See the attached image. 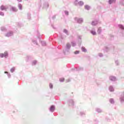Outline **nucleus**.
I'll use <instances>...</instances> for the list:
<instances>
[{
    "mask_svg": "<svg viewBox=\"0 0 124 124\" xmlns=\"http://www.w3.org/2000/svg\"><path fill=\"white\" fill-rule=\"evenodd\" d=\"M71 48V45L69 43H67L66 45L65 49L63 50V54L65 55H67L69 53V51H70V48Z\"/></svg>",
    "mask_w": 124,
    "mask_h": 124,
    "instance_id": "1",
    "label": "nucleus"
},
{
    "mask_svg": "<svg viewBox=\"0 0 124 124\" xmlns=\"http://www.w3.org/2000/svg\"><path fill=\"white\" fill-rule=\"evenodd\" d=\"M75 21L78 23V24H82L84 22V19L83 18H78L75 17L74 18Z\"/></svg>",
    "mask_w": 124,
    "mask_h": 124,
    "instance_id": "2",
    "label": "nucleus"
},
{
    "mask_svg": "<svg viewBox=\"0 0 124 124\" xmlns=\"http://www.w3.org/2000/svg\"><path fill=\"white\" fill-rule=\"evenodd\" d=\"M0 58L7 59V58H8V52L7 51H5L4 53H0Z\"/></svg>",
    "mask_w": 124,
    "mask_h": 124,
    "instance_id": "3",
    "label": "nucleus"
},
{
    "mask_svg": "<svg viewBox=\"0 0 124 124\" xmlns=\"http://www.w3.org/2000/svg\"><path fill=\"white\" fill-rule=\"evenodd\" d=\"M10 10L12 12H17L18 11V9L16 7L10 5Z\"/></svg>",
    "mask_w": 124,
    "mask_h": 124,
    "instance_id": "4",
    "label": "nucleus"
},
{
    "mask_svg": "<svg viewBox=\"0 0 124 124\" xmlns=\"http://www.w3.org/2000/svg\"><path fill=\"white\" fill-rule=\"evenodd\" d=\"M12 35H13V31H9L5 34V36L6 37H10V36H12Z\"/></svg>",
    "mask_w": 124,
    "mask_h": 124,
    "instance_id": "5",
    "label": "nucleus"
},
{
    "mask_svg": "<svg viewBox=\"0 0 124 124\" xmlns=\"http://www.w3.org/2000/svg\"><path fill=\"white\" fill-rule=\"evenodd\" d=\"M48 7H49V3H48L47 2H45L43 5V7H42L43 9H47Z\"/></svg>",
    "mask_w": 124,
    "mask_h": 124,
    "instance_id": "6",
    "label": "nucleus"
},
{
    "mask_svg": "<svg viewBox=\"0 0 124 124\" xmlns=\"http://www.w3.org/2000/svg\"><path fill=\"white\" fill-rule=\"evenodd\" d=\"M69 106H74V101L72 99H69L68 101Z\"/></svg>",
    "mask_w": 124,
    "mask_h": 124,
    "instance_id": "7",
    "label": "nucleus"
},
{
    "mask_svg": "<svg viewBox=\"0 0 124 124\" xmlns=\"http://www.w3.org/2000/svg\"><path fill=\"white\" fill-rule=\"evenodd\" d=\"M72 70H75V71H81L83 70V68L81 67H76L75 69H72Z\"/></svg>",
    "mask_w": 124,
    "mask_h": 124,
    "instance_id": "8",
    "label": "nucleus"
},
{
    "mask_svg": "<svg viewBox=\"0 0 124 124\" xmlns=\"http://www.w3.org/2000/svg\"><path fill=\"white\" fill-rule=\"evenodd\" d=\"M109 80H110V81H117V78H116V77L111 76L109 77Z\"/></svg>",
    "mask_w": 124,
    "mask_h": 124,
    "instance_id": "9",
    "label": "nucleus"
},
{
    "mask_svg": "<svg viewBox=\"0 0 124 124\" xmlns=\"http://www.w3.org/2000/svg\"><path fill=\"white\" fill-rule=\"evenodd\" d=\"M55 106L52 105L49 108V111L53 113L55 111Z\"/></svg>",
    "mask_w": 124,
    "mask_h": 124,
    "instance_id": "10",
    "label": "nucleus"
},
{
    "mask_svg": "<svg viewBox=\"0 0 124 124\" xmlns=\"http://www.w3.org/2000/svg\"><path fill=\"white\" fill-rule=\"evenodd\" d=\"M97 24H98V21L97 20H95V21H93L91 25L92 26H96V25H97Z\"/></svg>",
    "mask_w": 124,
    "mask_h": 124,
    "instance_id": "11",
    "label": "nucleus"
},
{
    "mask_svg": "<svg viewBox=\"0 0 124 124\" xmlns=\"http://www.w3.org/2000/svg\"><path fill=\"white\" fill-rule=\"evenodd\" d=\"M117 0H108V4H112V3H116Z\"/></svg>",
    "mask_w": 124,
    "mask_h": 124,
    "instance_id": "12",
    "label": "nucleus"
},
{
    "mask_svg": "<svg viewBox=\"0 0 124 124\" xmlns=\"http://www.w3.org/2000/svg\"><path fill=\"white\" fill-rule=\"evenodd\" d=\"M108 90L110 92H113L114 91V87H113V86L110 85L109 88H108Z\"/></svg>",
    "mask_w": 124,
    "mask_h": 124,
    "instance_id": "13",
    "label": "nucleus"
},
{
    "mask_svg": "<svg viewBox=\"0 0 124 124\" xmlns=\"http://www.w3.org/2000/svg\"><path fill=\"white\" fill-rule=\"evenodd\" d=\"M90 32L92 34H93V35H96V32L95 31H94V30H93V29L92 30H91Z\"/></svg>",
    "mask_w": 124,
    "mask_h": 124,
    "instance_id": "14",
    "label": "nucleus"
},
{
    "mask_svg": "<svg viewBox=\"0 0 124 124\" xmlns=\"http://www.w3.org/2000/svg\"><path fill=\"white\" fill-rule=\"evenodd\" d=\"M0 9L2 11L5 10V11H6V10H7V8H6L5 6L3 5H2L0 7Z\"/></svg>",
    "mask_w": 124,
    "mask_h": 124,
    "instance_id": "15",
    "label": "nucleus"
},
{
    "mask_svg": "<svg viewBox=\"0 0 124 124\" xmlns=\"http://www.w3.org/2000/svg\"><path fill=\"white\" fill-rule=\"evenodd\" d=\"M84 7H85V9H86V10H90V9H91V6H90L88 5H85Z\"/></svg>",
    "mask_w": 124,
    "mask_h": 124,
    "instance_id": "16",
    "label": "nucleus"
},
{
    "mask_svg": "<svg viewBox=\"0 0 124 124\" xmlns=\"http://www.w3.org/2000/svg\"><path fill=\"white\" fill-rule=\"evenodd\" d=\"M118 27L121 29L122 30V31H124V25L122 24H119L118 25Z\"/></svg>",
    "mask_w": 124,
    "mask_h": 124,
    "instance_id": "17",
    "label": "nucleus"
},
{
    "mask_svg": "<svg viewBox=\"0 0 124 124\" xmlns=\"http://www.w3.org/2000/svg\"><path fill=\"white\" fill-rule=\"evenodd\" d=\"M0 30L1 31H6L7 29L6 28H5V27L4 26H2L0 28Z\"/></svg>",
    "mask_w": 124,
    "mask_h": 124,
    "instance_id": "18",
    "label": "nucleus"
},
{
    "mask_svg": "<svg viewBox=\"0 0 124 124\" xmlns=\"http://www.w3.org/2000/svg\"><path fill=\"white\" fill-rule=\"evenodd\" d=\"M31 13H28L27 14V19L28 20H31Z\"/></svg>",
    "mask_w": 124,
    "mask_h": 124,
    "instance_id": "19",
    "label": "nucleus"
},
{
    "mask_svg": "<svg viewBox=\"0 0 124 124\" xmlns=\"http://www.w3.org/2000/svg\"><path fill=\"white\" fill-rule=\"evenodd\" d=\"M63 32H64V33H65V34L67 36L69 35V33H68V31H67V30L66 29H64L63 31Z\"/></svg>",
    "mask_w": 124,
    "mask_h": 124,
    "instance_id": "20",
    "label": "nucleus"
},
{
    "mask_svg": "<svg viewBox=\"0 0 124 124\" xmlns=\"http://www.w3.org/2000/svg\"><path fill=\"white\" fill-rule=\"evenodd\" d=\"M95 110L97 112V113H102L103 111L101 108H96Z\"/></svg>",
    "mask_w": 124,
    "mask_h": 124,
    "instance_id": "21",
    "label": "nucleus"
},
{
    "mask_svg": "<svg viewBox=\"0 0 124 124\" xmlns=\"http://www.w3.org/2000/svg\"><path fill=\"white\" fill-rule=\"evenodd\" d=\"M32 42L34 44V45H38V44L37 43V41H36V40H32Z\"/></svg>",
    "mask_w": 124,
    "mask_h": 124,
    "instance_id": "22",
    "label": "nucleus"
},
{
    "mask_svg": "<svg viewBox=\"0 0 124 124\" xmlns=\"http://www.w3.org/2000/svg\"><path fill=\"white\" fill-rule=\"evenodd\" d=\"M109 102H110V103H111V104H115V101L114 100V99H113V98L109 99Z\"/></svg>",
    "mask_w": 124,
    "mask_h": 124,
    "instance_id": "23",
    "label": "nucleus"
},
{
    "mask_svg": "<svg viewBox=\"0 0 124 124\" xmlns=\"http://www.w3.org/2000/svg\"><path fill=\"white\" fill-rule=\"evenodd\" d=\"M78 5H79V6H83V5H84V2L83 1H78Z\"/></svg>",
    "mask_w": 124,
    "mask_h": 124,
    "instance_id": "24",
    "label": "nucleus"
},
{
    "mask_svg": "<svg viewBox=\"0 0 124 124\" xmlns=\"http://www.w3.org/2000/svg\"><path fill=\"white\" fill-rule=\"evenodd\" d=\"M41 43L42 45V46H46V42L44 41H41Z\"/></svg>",
    "mask_w": 124,
    "mask_h": 124,
    "instance_id": "25",
    "label": "nucleus"
},
{
    "mask_svg": "<svg viewBox=\"0 0 124 124\" xmlns=\"http://www.w3.org/2000/svg\"><path fill=\"white\" fill-rule=\"evenodd\" d=\"M4 73L7 75L8 78H10V77H11V75H10V74L8 73V72L5 71L4 72Z\"/></svg>",
    "mask_w": 124,
    "mask_h": 124,
    "instance_id": "26",
    "label": "nucleus"
},
{
    "mask_svg": "<svg viewBox=\"0 0 124 124\" xmlns=\"http://www.w3.org/2000/svg\"><path fill=\"white\" fill-rule=\"evenodd\" d=\"M101 31H102L101 28L99 27L98 29L97 33H98V34H100V33H101Z\"/></svg>",
    "mask_w": 124,
    "mask_h": 124,
    "instance_id": "27",
    "label": "nucleus"
},
{
    "mask_svg": "<svg viewBox=\"0 0 124 124\" xmlns=\"http://www.w3.org/2000/svg\"><path fill=\"white\" fill-rule=\"evenodd\" d=\"M37 63L36 60H34L32 62V65H35Z\"/></svg>",
    "mask_w": 124,
    "mask_h": 124,
    "instance_id": "28",
    "label": "nucleus"
},
{
    "mask_svg": "<svg viewBox=\"0 0 124 124\" xmlns=\"http://www.w3.org/2000/svg\"><path fill=\"white\" fill-rule=\"evenodd\" d=\"M18 7L20 10H22L23 9L22 4L20 3L18 4Z\"/></svg>",
    "mask_w": 124,
    "mask_h": 124,
    "instance_id": "29",
    "label": "nucleus"
},
{
    "mask_svg": "<svg viewBox=\"0 0 124 124\" xmlns=\"http://www.w3.org/2000/svg\"><path fill=\"white\" fill-rule=\"evenodd\" d=\"M81 50L82 51V52H84L85 53H86V52H87V49H86V48H85V47L82 46L81 47Z\"/></svg>",
    "mask_w": 124,
    "mask_h": 124,
    "instance_id": "30",
    "label": "nucleus"
},
{
    "mask_svg": "<svg viewBox=\"0 0 124 124\" xmlns=\"http://www.w3.org/2000/svg\"><path fill=\"white\" fill-rule=\"evenodd\" d=\"M74 4H75V5H76V6L78 5L79 1H78V0H76L75 1Z\"/></svg>",
    "mask_w": 124,
    "mask_h": 124,
    "instance_id": "31",
    "label": "nucleus"
},
{
    "mask_svg": "<svg viewBox=\"0 0 124 124\" xmlns=\"http://www.w3.org/2000/svg\"><path fill=\"white\" fill-rule=\"evenodd\" d=\"M71 44L73 47H75V46H76V43L75 42H72Z\"/></svg>",
    "mask_w": 124,
    "mask_h": 124,
    "instance_id": "32",
    "label": "nucleus"
},
{
    "mask_svg": "<svg viewBox=\"0 0 124 124\" xmlns=\"http://www.w3.org/2000/svg\"><path fill=\"white\" fill-rule=\"evenodd\" d=\"M79 115L80 116H85V112H84V111H80Z\"/></svg>",
    "mask_w": 124,
    "mask_h": 124,
    "instance_id": "33",
    "label": "nucleus"
},
{
    "mask_svg": "<svg viewBox=\"0 0 124 124\" xmlns=\"http://www.w3.org/2000/svg\"><path fill=\"white\" fill-rule=\"evenodd\" d=\"M65 15L68 16L69 15V12L67 11H64Z\"/></svg>",
    "mask_w": 124,
    "mask_h": 124,
    "instance_id": "34",
    "label": "nucleus"
},
{
    "mask_svg": "<svg viewBox=\"0 0 124 124\" xmlns=\"http://www.w3.org/2000/svg\"><path fill=\"white\" fill-rule=\"evenodd\" d=\"M119 3L121 4V5L124 6V0H120Z\"/></svg>",
    "mask_w": 124,
    "mask_h": 124,
    "instance_id": "35",
    "label": "nucleus"
},
{
    "mask_svg": "<svg viewBox=\"0 0 124 124\" xmlns=\"http://www.w3.org/2000/svg\"><path fill=\"white\" fill-rule=\"evenodd\" d=\"M110 50V48H109V47H107V46H106L105 47V50L106 51V52H108V51Z\"/></svg>",
    "mask_w": 124,
    "mask_h": 124,
    "instance_id": "36",
    "label": "nucleus"
},
{
    "mask_svg": "<svg viewBox=\"0 0 124 124\" xmlns=\"http://www.w3.org/2000/svg\"><path fill=\"white\" fill-rule=\"evenodd\" d=\"M115 64L116 65H120V62L118 60L115 61Z\"/></svg>",
    "mask_w": 124,
    "mask_h": 124,
    "instance_id": "37",
    "label": "nucleus"
},
{
    "mask_svg": "<svg viewBox=\"0 0 124 124\" xmlns=\"http://www.w3.org/2000/svg\"><path fill=\"white\" fill-rule=\"evenodd\" d=\"M10 71H11V72H12V73H13L14 72V71H15V69L14 68H11L10 69Z\"/></svg>",
    "mask_w": 124,
    "mask_h": 124,
    "instance_id": "38",
    "label": "nucleus"
},
{
    "mask_svg": "<svg viewBox=\"0 0 124 124\" xmlns=\"http://www.w3.org/2000/svg\"><path fill=\"white\" fill-rule=\"evenodd\" d=\"M30 59H31V56H27L26 57V60H27V62H28L29 61V60H30Z\"/></svg>",
    "mask_w": 124,
    "mask_h": 124,
    "instance_id": "39",
    "label": "nucleus"
},
{
    "mask_svg": "<svg viewBox=\"0 0 124 124\" xmlns=\"http://www.w3.org/2000/svg\"><path fill=\"white\" fill-rule=\"evenodd\" d=\"M74 53V54H75V55H78V54H79V51H78V50H76V51H75Z\"/></svg>",
    "mask_w": 124,
    "mask_h": 124,
    "instance_id": "40",
    "label": "nucleus"
},
{
    "mask_svg": "<svg viewBox=\"0 0 124 124\" xmlns=\"http://www.w3.org/2000/svg\"><path fill=\"white\" fill-rule=\"evenodd\" d=\"M98 56L100 58H102V57H103V54L102 53H98Z\"/></svg>",
    "mask_w": 124,
    "mask_h": 124,
    "instance_id": "41",
    "label": "nucleus"
},
{
    "mask_svg": "<svg viewBox=\"0 0 124 124\" xmlns=\"http://www.w3.org/2000/svg\"><path fill=\"white\" fill-rule=\"evenodd\" d=\"M0 16H4V13L2 12H0Z\"/></svg>",
    "mask_w": 124,
    "mask_h": 124,
    "instance_id": "42",
    "label": "nucleus"
},
{
    "mask_svg": "<svg viewBox=\"0 0 124 124\" xmlns=\"http://www.w3.org/2000/svg\"><path fill=\"white\" fill-rule=\"evenodd\" d=\"M64 81V78H60V82H63Z\"/></svg>",
    "mask_w": 124,
    "mask_h": 124,
    "instance_id": "43",
    "label": "nucleus"
},
{
    "mask_svg": "<svg viewBox=\"0 0 124 124\" xmlns=\"http://www.w3.org/2000/svg\"><path fill=\"white\" fill-rule=\"evenodd\" d=\"M49 88L50 89H53V84L52 83L49 84Z\"/></svg>",
    "mask_w": 124,
    "mask_h": 124,
    "instance_id": "44",
    "label": "nucleus"
},
{
    "mask_svg": "<svg viewBox=\"0 0 124 124\" xmlns=\"http://www.w3.org/2000/svg\"><path fill=\"white\" fill-rule=\"evenodd\" d=\"M110 37L111 40H113L114 39V36L113 35H111Z\"/></svg>",
    "mask_w": 124,
    "mask_h": 124,
    "instance_id": "45",
    "label": "nucleus"
},
{
    "mask_svg": "<svg viewBox=\"0 0 124 124\" xmlns=\"http://www.w3.org/2000/svg\"><path fill=\"white\" fill-rule=\"evenodd\" d=\"M66 37V36H63V35H61V39H63L64 38Z\"/></svg>",
    "mask_w": 124,
    "mask_h": 124,
    "instance_id": "46",
    "label": "nucleus"
},
{
    "mask_svg": "<svg viewBox=\"0 0 124 124\" xmlns=\"http://www.w3.org/2000/svg\"><path fill=\"white\" fill-rule=\"evenodd\" d=\"M38 38H39V39H40L41 38V35L38 34Z\"/></svg>",
    "mask_w": 124,
    "mask_h": 124,
    "instance_id": "47",
    "label": "nucleus"
},
{
    "mask_svg": "<svg viewBox=\"0 0 124 124\" xmlns=\"http://www.w3.org/2000/svg\"><path fill=\"white\" fill-rule=\"evenodd\" d=\"M52 19H53V20L56 19V16H55V15L53 16H52Z\"/></svg>",
    "mask_w": 124,
    "mask_h": 124,
    "instance_id": "48",
    "label": "nucleus"
},
{
    "mask_svg": "<svg viewBox=\"0 0 124 124\" xmlns=\"http://www.w3.org/2000/svg\"><path fill=\"white\" fill-rule=\"evenodd\" d=\"M51 27H52V28H53V29H54V30H55L56 27H54V25H51Z\"/></svg>",
    "mask_w": 124,
    "mask_h": 124,
    "instance_id": "49",
    "label": "nucleus"
},
{
    "mask_svg": "<svg viewBox=\"0 0 124 124\" xmlns=\"http://www.w3.org/2000/svg\"><path fill=\"white\" fill-rule=\"evenodd\" d=\"M18 27H22V24L18 23Z\"/></svg>",
    "mask_w": 124,
    "mask_h": 124,
    "instance_id": "50",
    "label": "nucleus"
},
{
    "mask_svg": "<svg viewBox=\"0 0 124 124\" xmlns=\"http://www.w3.org/2000/svg\"><path fill=\"white\" fill-rule=\"evenodd\" d=\"M78 39H80V40L81 39V36H78Z\"/></svg>",
    "mask_w": 124,
    "mask_h": 124,
    "instance_id": "51",
    "label": "nucleus"
},
{
    "mask_svg": "<svg viewBox=\"0 0 124 124\" xmlns=\"http://www.w3.org/2000/svg\"><path fill=\"white\" fill-rule=\"evenodd\" d=\"M106 120L108 121V122H110V119L106 118Z\"/></svg>",
    "mask_w": 124,
    "mask_h": 124,
    "instance_id": "52",
    "label": "nucleus"
},
{
    "mask_svg": "<svg viewBox=\"0 0 124 124\" xmlns=\"http://www.w3.org/2000/svg\"><path fill=\"white\" fill-rule=\"evenodd\" d=\"M17 1H18L19 2H21V1H22V0H17Z\"/></svg>",
    "mask_w": 124,
    "mask_h": 124,
    "instance_id": "53",
    "label": "nucleus"
},
{
    "mask_svg": "<svg viewBox=\"0 0 124 124\" xmlns=\"http://www.w3.org/2000/svg\"><path fill=\"white\" fill-rule=\"evenodd\" d=\"M70 80L68 79V80H67L66 82H67V83H68V82H70Z\"/></svg>",
    "mask_w": 124,
    "mask_h": 124,
    "instance_id": "54",
    "label": "nucleus"
},
{
    "mask_svg": "<svg viewBox=\"0 0 124 124\" xmlns=\"http://www.w3.org/2000/svg\"><path fill=\"white\" fill-rule=\"evenodd\" d=\"M41 4H42L41 0H40V5H41Z\"/></svg>",
    "mask_w": 124,
    "mask_h": 124,
    "instance_id": "55",
    "label": "nucleus"
}]
</instances>
